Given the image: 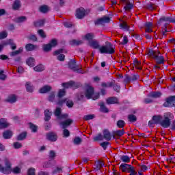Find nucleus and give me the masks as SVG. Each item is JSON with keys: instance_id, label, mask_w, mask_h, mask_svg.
<instances>
[{"instance_id": "nucleus-23", "label": "nucleus", "mask_w": 175, "mask_h": 175, "mask_svg": "<svg viewBox=\"0 0 175 175\" xmlns=\"http://www.w3.org/2000/svg\"><path fill=\"white\" fill-rule=\"evenodd\" d=\"M27 135H28V133H27V131H23L16 137V140L18 141L25 140V139H27Z\"/></svg>"}, {"instance_id": "nucleus-41", "label": "nucleus", "mask_w": 175, "mask_h": 175, "mask_svg": "<svg viewBox=\"0 0 175 175\" xmlns=\"http://www.w3.org/2000/svg\"><path fill=\"white\" fill-rule=\"evenodd\" d=\"M116 126L120 129H122L125 126V121L123 120H119L116 122Z\"/></svg>"}, {"instance_id": "nucleus-35", "label": "nucleus", "mask_w": 175, "mask_h": 175, "mask_svg": "<svg viewBox=\"0 0 175 175\" xmlns=\"http://www.w3.org/2000/svg\"><path fill=\"white\" fill-rule=\"evenodd\" d=\"M25 87L27 92H33V85H31V82H27Z\"/></svg>"}, {"instance_id": "nucleus-11", "label": "nucleus", "mask_w": 175, "mask_h": 175, "mask_svg": "<svg viewBox=\"0 0 175 175\" xmlns=\"http://www.w3.org/2000/svg\"><path fill=\"white\" fill-rule=\"evenodd\" d=\"M107 105H118V98L117 97L113 96L107 98L106 100Z\"/></svg>"}, {"instance_id": "nucleus-48", "label": "nucleus", "mask_w": 175, "mask_h": 175, "mask_svg": "<svg viewBox=\"0 0 175 175\" xmlns=\"http://www.w3.org/2000/svg\"><path fill=\"white\" fill-rule=\"evenodd\" d=\"M94 118H95V115L94 114H89L83 116V120H85V121H90V120H94Z\"/></svg>"}, {"instance_id": "nucleus-37", "label": "nucleus", "mask_w": 175, "mask_h": 175, "mask_svg": "<svg viewBox=\"0 0 175 175\" xmlns=\"http://www.w3.org/2000/svg\"><path fill=\"white\" fill-rule=\"evenodd\" d=\"M65 95H66V90L65 89L59 90L57 93V98H64Z\"/></svg>"}, {"instance_id": "nucleus-56", "label": "nucleus", "mask_w": 175, "mask_h": 175, "mask_svg": "<svg viewBox=\"0 0 175 175\" xmlns=\"http://www.w3.org/2000/svg\"><path fill=\"white\" fill-rule=\"evenodd\" d=\"M63 135L64 137H69L70 136V132L66 129H63Z\"/></svg>"}, {"instance_id": "nucleus-6", "label": "nucleus", "mask_w": 175, "mask_h": 175, "mask_svg": "<svg viewBox=\"0 0 175 175\" xmlns=\"http://www.w3.org/2000/svg\"><path fill=\"white\" fill-rule=\"evenodd\" d=\"M109 23H110V17L109 16H104L94 21L95 25H103V24H107Z\"/></svg>"}, {"instance_id": "nucleus-50", "label": "nucleus", "mask_w": 175, "mask_h": 175, "mask_svg": "<svg viewBox=\"0 0 175 175\" xmlns=\"http://www.w3.org/2000/svg\"><path fill=\"white\" fill-rule=\"evenodd\" d=\"M49 44L51 46V47H55V46L58 44V41L57 40V39L53 38L50 41Z\"/></svg>"}, {"instance_id": "nucleus-2", "label": "nucleus", "mask_w": 175, "mask_h": 175, "mask_svg": "<svg viewBox=\"0 0 175 175\" xmlns=\"http://www.w3.org/2000/svg\"><path fill=\"white\" fill-rule=\"evenodd\" d=\"M163 120L161 119V126L162 128H170L172 120L174 118V116L172 112H165L163 113Z\"/></svg>"}, {"instance_id": "nucleus-12", "label": "nucleus", "mask_w": 175, "mask_h": 175, "mask_svg": "<svg viewBox=\"0 0 175 175\" xmlns=\"http://www.w3.org/2000/svg\"><path fill=\"white\" fill-rule=\"evenodd\" d=\"M62 85L64 88H69V87H75V88H79V85L73 81H70L68 83H62Z\"/></svg>"}, {"instance_id": "nucleus-51", "label": "nucleus", "mask_w": 175, "mask_h": 175, "mask_svg": "<svg viewBox=\"0 0 175 175\" xmlns=\"http://www.w3.org/2000/svg\"><path fill=\"white\" fill-rule=\"evenodd\" d=\"M104 139L105 137L102 135V133H99L97 136L94 137V141L98 142V140H103Z\"/></svg>"}, {"instance_id": "nucleus-17", "label": "nucleus", "mask_w": 175, "mask_h": 175, "mask_svg": "<svg viewBox=\"0 0 175 175\" xmlns=\"http://www.w3.org/2000/svg\"><path fill=\"white\" fill-rule=\"evenodd\" d=\"M49 10L50 8L47 5H40L38 8V12H40V13H42L43 14H46V13H47Z\"/></svg>"}, {"instance_id": "nucleus-46", "label": "nucleus", "mask_w": 175, "mask_h": 175, "mask_svg": "<svg viewBox=\"0 0 175 175\" xmlns=\"http://www.w3.org/2000/svg\"><path fill=\"white\" fill-rule=\"evenodd\" d=\"M27 39H28V40H31L32 42H38V37H36V35L35 34H31L30 36H28Z\"/></svg>"}, {"instance_id": "nucleus-25", "label": "nucleus", "mask_w": 175, "mask_h": 175, "mask_svg": "<svg viewBox=\"0 0 175 175\" xmlns=\"http://www.w3.org/2000/svg\"><path fill=\"white\" fill-rule=\"evenodd\" d=\"M173 18L172 16H163L161 18L159 21V24H161L162 21H164L165 23H172Z\"/></svg>"}, {"instance_id": "nucleus-63", "label": "nucleus", "mask_w": 175, "mask_h": 175, "mask_svg": "<svg viewBox=\"0 0 175 175\" xmlns=\"http://www.w3.org/2000/svg\"><path fill=\"white\" fill-rule=\"evenodd\" d=\"M146 8L148 9V10H154V9H155L154 8V4H152L151 2L146 4Z\"/></svg>"}, {"instance_id": "nucleus-4", "label": "nucleus", "mask_w": 175, "mask_h": 175, "mask_svg": "<svg viewBox=\"0 0 175 175\" xmlns=\"http://www.w3.org/2000/svg\"><path fill=\"white\" fill-rule=\"evenodd\" d=\"M119 168L121 170L122 173H129V172H131V170L135 169V167L131 164L122 163Z\"/></svg>"}, {"instance_id": "nucleus-16", "label": "nucleus", "mask_w": 175, "mask_h": 175, "mask_svg": "<svg viewBox=\"0 0 175 175\" xmlns=\"http://www.w3.org/2000/svg\"><path fill=\"white\" fill-rule=\"evenodd\" d=\"M52 89L51 86L45 85L39 90V92L40 94H47V92H50Z\"/></svg>"}, {"instance_id": "nucleus-52", "label": "nucleus", "mask_w": 175, "mask_h": 175, "mask_svg": "<svg viewBox=\"0 0 175 175\" xmlns=\"http://www.w3.org/2000/svg\"><path fill=\"white\" fill-rule=\"evenodd\" d=\"M82 140L80 137H76L73 140L74 144H76L77 146H79V144H80Z\"/></svg>"}, {"instance_id": "nucleus-32", "label": "nucleus", "mask_w": 175, "mask_h": 175, "mask_svg": "<svg viewBox=\"0 0 175 175\" xmlns=\"http://www.w3.org/2000/svg\"><path fill=\"white\" fill-rule=\"evenodd\" d=\"M24 49L23 47H20L18 50L12 51L10 53V57H15V55H18V54H21Z\"/></svg>"}, {"instance_id": "nucleus-57", "label": "nucleus", "mask_w": 175, "mask_h": 175, "mask_svg": "<svg viewBox=\"0 0 175 175\" xmlns=\"http://www.w3.org/2000/svg\"><path fill=\"white\" fill-rule=\"evenodd\" d=\"M66 106L69 107V109H70V107H73V105H75V103H73V101L70 100H66Z\"/></svg>"}, {"instance_id": "nucleus-8", "label": "nucleus", "mask_w": 175, "mask_h": 175, "mask_svg": "<svg viewBox=\"0 0 175 175\" xmlns=\"http://www.w3.org/2000/svg\"><path fill=\"white\" fill-rule=\"evenodd\" d=\"M95 92V90L92 86H88L85 91V96L87 99H92V95Z\"/></svg>"}, {"instance_id": "nucleus-3", "label": "nucleus", "mask_w": 175, "mask_h": 175, "mask_svg": "<svg viewBox=\"0 0 175 175\" xmlns=\"http://www.w3.org/2000/svg\"><path fill=\"white\" fill-rule=\"evenodd\" d=\"M164 107H175V96H171L165 98V101L163 104Z\"/></svg>"}, {"instance_id": "nucleus-14", "label": "nucleus", "mask_w": 175, "mask_h": 175, "mask_svg": "<svg viewBox=\"0 0 175 175\" xmlns=\"http://www.w3.org/2000/svg\"><path fill=\"white\" fill-rule=\"evenodd\" d=\"M152 121H154L155 125H161L162 122V115H154L152 118Z\"/></svg>"}, {"instance_id": "nucleus-18", "label": "nucleus", "mask_w": 175, "mask_h": 175, "mask_svg": "<svg viewBox=\"0 0 175 175\" xmlns=\"http://www.w3.org/2000/svg\"><path fill=\"white\" fill-rule=\"evenodd\" d=\"M103 136L104 139L107 140V142H110V140H111V133H110L108 129H104Z\"/></svg>"}, {"instance_id": "nucleus-31", "label": "nucleus", "mask_w": 175, "mask_h": 175, "mask_svg": "<svg viewBox=\"0 0 175 175\" xmlns=\"http://www.w3.org/2000/svg\"><path fill=\"white\" fill-rule=\"evenodd\" d=\"M0 172H1V173H3V174H10L12 170H10V168H8L0 165Z\"/></svg>"}, {"instance_id": "nucleus-1", "label": "nucleus", "mask_w": 175, "mask_h": 175, "mask_svg": "<svg viewBox=\"0 0 175 175\" xmlns=\"http://www.w3.org/2000/svg\"><path fill=\"white\" fill-rule=\"evenodd\" d=\"M105 46H101L99 44V42L97 40H92L90 42V47L96 50L98 49L100 54H114L116 53V47L110 42H106Z\"/></svg>"}, {"instance_id": "nucleus-19", "label": "nucleus", "mask_w": 175, "mask_h": 175, "mask_svg": "<svg viewBox=\"0 0 175 175\" xmlns=\"http://www.w3.org/2000/svg\"><path fill=\"white\" fill-rule=\"evenodd\" d=\"M3 139H12V137H13V131L10 130L5 131L3 133Z\"/></svg>"}, {"instance_id": "nucleus-22", "label": "nucleus", "mask_w": 175, "mask_h": 175, "mask_svg": "<svg viewBox=\"0 0 175 175\" xmlns=\"http://www.w3.org/2000/svg\"><path fill=\"white\" fill-rule=\"evenodd\" d=\"M38 48V45H35L33 44H27L25 45V49L27 51H33V50H36V49Z\"/></svg>"}, {"instance_id": "nucleus-58", "label": "nucleus", "mask_w": 175, "mask_h": 175, "mask_svg": "<svg viewBox=\"0 0 175 175\" xmlns=\"http://www.w3.org/2000/svg\"><path fill=\"white\" fill-rule=\"evenodd\" d=\"M124 77L125 78H124V82L126 83V84H128V83H130V81H131V76L128 75H125Z\"/></svg>"}, {"instance_id": "nucleus-49", "label": "nucleus", "mask_w": 175, "mask_h": 175, "mask_svg": "<svg viewBox=\"0 0 175 175\" xmlns=\"http://www.w3.org/2000/svg\"><path fill=\"white\" fill-rule=\"evenodd\" d=\"M100 147H102L103 148V150H107V147H109V146H110V142H103L100 144Z\"/></svg>"}, {"instance_id": "nucleus-39", "label": "nucleus", "mask_w": 175, "mask_h": 175, "mask_svg": "<svg viewBox=\"0 0 175 175\" xmlns=\"http://www.w3.org/2000/svg\"><path fill=\"white\" fill-rule=\"evenodd\" d=\"M120 160L124 163H129L131 162V158L128 155H122L120 157Z\"/></svg>"}, {"instance_id": "nucleus-7", "label": "nucleus", "mask_w": 175, "mask_h": 175, "mask_svg": "<svg viewBox=\"0 0 175 175\" xmlns=\"http://www.w3.org/2000/svg\"><path fill=\"white\" fill-rule=\"evenodd\" d=\"M46 140L49 142H55L58 140V135L55 132H49L46 135Z\"/></svg>"}, {"instance_id": "nucleus-21", "label": "nucleus", "mask_w": 175, "mask_h": 175, "mask_svg": "<svg viewBox=\"0 0 175 175\" xmlns=\"http://www.w3.org/2000/svg\"><path fill=\"white\" fill-rule=\"evenodd\" d=\"M119 27L120 28V29H122V31H131L130 30V27L129 25H128V24L126 23V22L123 21L122 23H120Z\"/></svg>"}, {"instance_id": "nucleus-26", "label": "nucleus", "mask_w": 175, "mask_h": 175, "mask_svg": "<svg viewBox=\"0 0 175 175\" xmlns=\"http://www.w3.org/2000/svg\"><path fill=\"white\" fill-rule=\"evenodd\" d=\"M125 135V129H122V130H117L113 132V139L116 137V136H118L119 137H121V136H124Z\"/></svg>"}, {"instance_id": "nucleus-27", "label": "nucleus", "mask_w": 175, "mask_h": 175, "mask_svg": "<svg viewBox=\"0 0 175 175\" xmlns=\"http://www.w3.org/2000/svg\"><path fill=\"white\" fill-rule=\"evenodd\" d=\"M21 8V2L20 0H15L12 4L13 10H18Z\"/></svg>"}, {"instance_id": "nucleus-20", "label": "nucleus", "mask_w": 175, "mask_h": 175, "mask_svg": "<svg viewBox=\"0 0 175 175\" xmlns=\"http://www.w3.org/2000/svg\"><path fill=\"white\" fill-rule=\"evenodd\" d=\"M9 126V123H8L5 118L0 119V129H5Z\"/></svg>"}, {"instance_id": "nucleus-9", "label": "nucleus", "mask_w": 175, "mask_h": 175, "mask_svg": "<svg viewBox=\"0 0 175 175\" xmlns=\"http://www.w3.org/2000/svg\"><path fill=\"white\" fill-rule=\"evenodd\" d=\"M85 16V10L83 8H79L77 10L76 17L79 20L84 18Z\"/></svg>"}, {"instance_id": "nucleus-62", "label": "nucleus", "mask_w": 175, "mask_h": 175, "mask_svg": "<svg viewBox=\"0 0 175 175\" xmlns=\"http://www.w3.org/2000/svg\"><path fill=\"white\" fill-rule=\"evenodd\" d=\"M55 158V152L54 150L49 151V159H54Z\"/></svg>"}, {"instance_id": "nucleus-53", "label": "nucleus", "mask_w": 175, "mask_h": 175, "mask_svg": "<svg viewBox=\"0 0 175 175\" xmlns=\"http://www.w3.org/2000/svg\"><path fill=\"white\" fill-rule=\"evenodd\" d=\"M13 146L16 150H18V148H21L23 147V145L20 142H14Z\"/></svg>"}, {"instance_id": "nucleus-55", "label": "nucleus", "mask_w": 175, "mask_h": 175, "mask_svg": "<svg viewBox=\"0 0 175 175\" xmlns=\"http://www.w3.org/2000/svg\"><path fill=\"white\" fill-rule=\"evenodd\" d=\"M85 39H86V40H92V39H94V34L91 33H87L85 36Z\"/></svg>"}, {"instance_id": "nucleus-28", "label": "nucleus", "mask_w": 175, "mask_h": 175, "mask_svg": "<svg viewBox=\"0 0 175 175\" xmlns=\"http://www.w3.org/2000/svg\"><path fill=\"white\" fill-rule=\"evenodd\" d=\"M68 68L71 69V70H73V72L76 70L77 66L76 65V61L75 59H71L68 62Z\"/></svg>"}, {"instance_id": "nucleus-60", "label": "nucleus", "mask_w": 175, "mask_h": 175, "mask_svg": "<svg viewBox=\"0 0 175 175\" xmlns=\"http://www.w3.org/2000/svg\"><path fill=\"white\" fill-rule=\"evenodd\" d=\"M100 96V94L99 92L97 93H94L93 95L92 96V98L93 100H96V99H99V97Z\"/></svg>"}, {"instance_id": "nucleus-38", "label": "nucleus", "mask_w": 175, "mask_h": 175, "mask_svg": "<svg viewBox=\"0 0 175 175\" xmlns=\"http://www.w3.org/2000/svg\"><path fill=\"white\" fill-rule=\"evenodd\" d=\"M25 21H27V16H19L15 20V23H17L18 24L24 23Z\"/></svg>"}, {"instance_id": "nucleus-30", "label": "nucleus", "mask_w": 175, "mask_h": 175, "mask_svg": "<svg viewBox=\"0 0 175 175\" xmlns=\"http://www.w3.org/2000/svg\"><path fill=\"white\" fill-rule=\"evenodd\" d=\"M44 23H46V20L44 19H41L37 21L33 22V25L36 27H43L44 25Z\"/></svg>"}, {"instance_id": "nucleus-24", "label": "nucleus", "mask_w": 175, "mask_h": 175, "mask_svg": "<svg viewBox=\"0 0 175 175\" xmlns=\"http://www.w3.org/2000/svg\"><path fill=\"white\" fill-rule=\"evenodd\" d=\"M5 102L8 103H16V102H17V96L14 94L9 96L8 99L5 100Z\"/></svg>"}, {"instance_id": "nucleus-15", "label": "nucleus", "mask_w": 175, "mask_h": 175, "mask_svg": "<svg viewBox=\"0 0 175 175\" xmlns=\"http://www.w3.org/2000/svg\"><path fill=\"white\" fill-rule=\"evenodd\" d=\"M154 59L158 65H163L165 64V57L163 55H154Z\"/></svg>"}, {"instance_id": "nucleus-33", "label": "nucleus", "mask_w": 175, "mask_h": 175, "mask_svg": "<svg viewBox=\"0 0 175 175\" xmlns=\"http://www.w3.org/2000/svg\"><path fill=\"white\" fill-rule=\"evenodd\" d=\"M150 98H154L157 99V98H161L162 96V93L161 92H152L150 94Z\"/></svg>"}, {"instance_id": "nucleus-40", "label": "nucleus", "mask_w": 175, "mask_h": 175, "mask_svg": "<svg viewBox=\"0 0 175 175\" xmlns=\"http://www.w3.org/2000/svg\"><path fill=\"white\" fill-rule=\"evenodd\" d=\"M35 72H43L44 70V66L43 64H39L33 68Z\"/></svg>"}, {"instance_id": "nucleus-36", "label": "nucleus", "mask_w": 175, "mask_h": 175, "mask_svg": "<svg viewBox=\"0 0 175 175\" xmlns=\"http://www.w3.org/2000/svg\"><path fill=\"white\" fill-rule=\"evenodd\" d=\"M100 111L102 113H109V109L105 105V103H100Z\"/></svg>"}, {"instance_id": "nucleus-45", "label": "nucleus", "mask_w": 175, "mask_h": 175, "mask_svg": "<svg viewBox=\"0 0 175 175\" xmlns=\"http://www.w3.org/2000/svg\"><path fill=\"white\" fill-rule=\"evenodd\" d=\"M48 100L49 102H53L54 100H55V92H52L50 93V94L48 97Z\"/></svg>"}, {"instance_id": "nucleus-44", "label": "nucleus", "mask_w": 175, "mask_h": 175, "mask_svg": "<svg viewBox=\"0 0 175 175\" xmlns=\"http://www.w3.org/2000/svg\"><path fill=\"white\" fill-rule=\"evenodd\" d=\"M53 47L49 44H46L43 45V51L45 53H49V51H51Z\"/></svg>"}, {"instance_id": "nucleus-42", "label": "nucleus", "mask_w": 175, "mask_h": 175, "mask_svg": "<svg viewBox=\"0 0 175 175\" xmlns=\"http://www.w3.org/2000/svg\"><path fill=\"white\" fill-rule=\"evenodd\" d=\"M128 120L129 122H136L137 121V118L133 114H129L128 116Z\"/></svg>"}, {"instance_id": "nucleus-5", "label": "nucleus", "mask_w": 175, "mask_h": 175, "mask_svg": "<svg viewBox=\"0 0 175 175\" xmlns=\"http://www.w3.org/2000/svg\"><path fill=\"white\" fill-rule=\"evenodd\" d=\"M63 53H65L64 49H59L53 52V55H57V59L62 62L65 61V55L62 54Z\"/></svg>"}, {"instance_id": "nucleus-54", "label": "nucleus", "mask_w": 175, "mask_h": 175, "mask_svg": "<svg viewBox=\"0 0 175 175\" xmlns=\"http://www.w3.org/2000/svg\"><path fill=\"white\" fill-rule=\"evenodd\" d=\"M113 88L116 92H120V90H121V86H120V85H118V83H116V84L114 83Z\"/></svg>"}, {"instance_id": "nucleus-10", "label": "nucleus", "mask_w": 175, "mask_h": 175, "mask_svg": "<svg viewBox=\"0 0 175 175\" xmlns=\"http://www.w3.org/2000/svg\"><path fill=\"white\" fill-rule=\"evenodd\" d=\"M73 124V120L72 119H67L60 123V125L62 126V129H66L68 126H70Z\"/></svg>"}, {"instance_id": "nucleus-43", "label": "nucleus", "mask_w": 175, "mask_h": 175, "mask_svg": "<svg viewBox=\"0 0 175 175\" xmlns=\"http://www.w3.org/2000/svg\"><path fill=\"white\" fill-rule=\"evenodd\" d=\"M62 109L59 107H57L54 111V116L57 118H59L60 116L62 115Z\"/></svg>"}, {"instance_id": "nucleus-61", "label": "nucleus", "mask_w": 175, "mask_h": 175, "mask_svg": "<svg viewBox=\"0 0 175 175\" xmlns=\"http://www.w3.org/2000/svg\"><path fill=\"white\" fill-rule=\"evenodd\" d=\"M36 170L33 167H31L27 171V175H35Z\"/></svg>"}, {"instance_id": "nucleus-64", "label": "nucleus", "mask_w": 175, "mask_h": 175, "mask_svg": "<svg viewBox=\"0 0 175 175\" xmlns=\"http://www.w3.org/2000/svg\"><path fill=\"white\" fill-rule=\"evenodd\" d=\"M125 10H131V9H133V4L129 3L126 5L124 6Z\"/></svg>"}, {"instance_id": "nucleus-29", "label": "nucleus", "mask_w": 175, "mask_h": 175, "mask_svg": "<svg viewBox=\"0 0 175 175\" xmlns=\"http://www.w3.org/2000/svg\"><path fill=\"white\" fill-rule=\"evenodd\" d=\"M83 40H71L69 41V44L70 46H80L83 44Z\"/></svg>"}, {"instance_id": "nucleus-47", "label": "nucleus", "mask_w": 175, "mask_h": 175, "mask_svg": "<svg viewBox=\"0 0 175 175\" xmlns=\"http://www.w3.org/2000/svg\"><path fill=\"white\" fill-rule=\"evenodd\" d=\"M30 129L33 133L38 132V126L35 125L33 123H29Z\"/></svg>"}, {"instance_id": "nucleus-34", "label": "nucleus", "mask_w": 175, "mask_h": 175, "mask_svg": "<svg viewBox=\"0 0 175 175\" xmlns=\"http://www.w3.org/2000/svg\"><path fill=\"white\" fill-rule=\"evenodd\" d=\"M26 64L28 66H35V59L33 57H29L26 61Z\"/></svg>"}, {"instance_id": "nucleus-59", "label": "nucleus", "mask_w": 175, "mask_h": 175, "mask_svg": "<svg viewBox=\"0 0 175 175\" xmlns=\"http://www.w3.org/2000/svg\"><path fill=\"white\" fill-rule=\"evenodd\" d=\"M131 36L132 38H135V39H136V40H142V37H140V35L137 34V33H131Z\"/></svg>"}, {"instance_id": "nucleus-13", "label": "nucleus", "mask_w": 175, "mask_h": 175, "mask_svg": "<svg viewBox=\"0 0 175 175\" xmlns=\"http://www.w3.org/2000/svg\"><path fill=\"white\" fill-rule=\"evenodd\" d=\"M44 121L47 122L51 120V116H53V112L50 111V109H46L44 111Z\"/></svg>"}]
</instances>
